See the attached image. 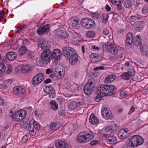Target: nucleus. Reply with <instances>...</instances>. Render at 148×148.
<instances>
[{
    "label": "nucleus",
    "instance_id": "1",
    "mask_svg": "<svg viewBox=\"0 0 148 148\" xmlns=\"http://www.w3.org/2000/svg\"><path fill=\"white\" fill-rule=\"evenodd\" d=\"M144 142L143 138L138 135L132 136L131 137V140H127L126 145L128 147H136L142 145Z\"/></svg>",
    "mask_w": 148,
    "mask_h": 148
},
{
    "label": "nucleus",
    "instance_id": "2",
    "mask_svg": "<svg viewBox=\"0 0 148 148\" xmlns=\"http://www.w3.org/2000/svg\"><path fill=\"white\" fill-rule=\"evenodd\" d=\"M43 50L41 54L39 60L40 64L43 66L50 61L51 57V51L49 49Z\"/></svg>",
    "mask_w": 148,
    "mask_h": 148
},
{
    "label": "nucleus",
    "instance_id": "3",
    "mask_svg": "<svg viewBox=\"0 0 148 148\" xmlns=\"http://www.w3.org/2000/svg\"><path fill=\"white\" fill-rule=\"evenodd\" d=\"M94 135L91 132L87 133L83 132L80 133L77 138L78 141L81 143H86L93 138Z\"/></svg>",
    "mask_w": 148,
    "mask_h": 148
},
{
    "label": "nucleus",
    "instance_id": "4",
    "mask_svg": "<svg viewBox=\"0 0 148 148\" xmlns=\"http://www.w3.org/2000/svg\"><path fill=\"white\" fill-rule=\"evenodd\" d=\"M29 133L32 136H34L36 134V130H39L40 125L34 119H31L27 124Z\"/></svg>",
    "mask_w": 148,
    "mask_h": 148
},
{
    "label": "nucleus",
    "instance_id": "5",
    "mask_svg": "<svg viewBox=\"0 0 148 148\" xmlns=\"http://www.w3.org/2000/svg\"><path fill=\"white\" fill-rule=\"evenodd\" d=\"M26 112L24 110H21L12 114L11 117L12 120L15 121H20L25 117Z\"/></svg>",
    "mask_w": 148,
    "mask_h": 148
},
{
    "label": "nucleus",
    "instance_id": "6",
    "mask_svg": "<svg viewBox=\"0 0 148 148\" xmlns=\"http://www.w3.org/2000/svg\"><path fill=\"white\" fill-rule=\"evenodd\" d=\"M80 23L83 27L88 29L92 28L95 24L93 19L88 18H83L81 20Z\"/></svg>",
    "mask_w": 148,
    "mask_h": 148
},
{
    "label": "nucleus",
    "instance_id": "7",
    "mask_svg": "<svg viewBox=\"0 0 148 148\" xmlns=\"http://www.w3.org/2000/svg\"><path fill=\"white\" fill-rule=\"evenodd\" d=\"M102 48L103 51H107L110 53L114 55L117 54L118 53V49L115 46L112 44H109L108 43L103 42Z\"/></svg>",
    "mask_w": 148,
    "mask_h": 148
},
{
    "label": "nucleus",
    "instance_id": "8",
    "mask_svg": "<svg viewBox=\"0 0 148 148\" xmlns=\"http://www.w3.org/2000/svg\"><path fill=\"white\" fill-rule=\"evenodd\" d=\"M62 51L65 57L68 58L75 53V50L70 47H65L62 48Z\"/></svg>",
    "mask_w": 148,
    "mask_h": 148
},
{
    "label": "nucleus",
    "instance_id": "9",
    "mask_svg": "<svg viewBox=\"0 0 148 148\" xmlns=\"http://www.w3.org/2000/svg\"><path fill=\"white\" fill-rule=\"evenodd\" d=\"M44 79L43 74L42 73H39L33 78L32 83L34 85H37L40 83Z\"/></svg>",
    "mask_w": 148,
    "mask_h": 148
},
{
    "label": "nucleus",
    "instance_id": "10",
    "mask_svg": "<svg viewBox=\"0 0 148 148\" xmlns=\"http://www.w3.org/2000/svg\"><path fill=\"white\" fill-rule=\"evenodd\" d=\"M102 117L105 119L110 122H111L114 119L113 116L109 112V109L107 108H104L103 110H102Z\"/></svg>",
    "mask_w": 148,
    "mask_h": 148
},
{
    "label": "nucleus",
    "instance_id": "11",
    "mask_svg": "<svg viewBox=\"0 0 148 148\" xmlns=\"http://www.w3.org/2000/svg\"><path fill=\"white\" fill-rule=\"evenodd\" d=\"M13 91L14 94L18 96L23 97L26 93L25 90L20 87H14Z\"/></svg>",
    "mask_w": 148,
    "mask_h": 148
},
{
    "label": "nucleus",
    "instance_id": "12",
    "mask_svg": "<svg viewBox=\"0 0 148 148\" xmlns=\"http://www.w3.org/2000/svg\"><path fill=\"white\" fill-rule=\"evenodd\" d=\"M69 22L71 27L74 29H77L79 27L80 24L79 20L76 18H70Z\"/></svg>",
    "mask_w": 148,
    "mask_h": 148
},
{
    "label": "nucleus",
    "instance_id": "13",
    "mask_svg": "<svg viewBox=\"0 0 148 148\" xmlns=\"http://www.w3.org/2000/svg\"><path fill=\"white\" fill-rule=\"evenodd\" d=\"M51 57L55 59V61H58L60 59L62 56L61 51L59 49H56L54 50L52 52H51Z\"/></svg>",
    "mask_w": 148,
    "mask_h": 148
},
{
    "label": "nucleus",
    "instance_id": "14",
    "mask_svg": "<svg viewBox=\"0 0 148 148\" xmlns=\"http://www.w3.org/2000/svg\"><path fill=\"white\" fill-rule=\"evenodd\" d=\"M49 26V25L47 24L46 26L39 27L37 30V33L39 35H42L45 33H47L50 29Z\"/></svg>",
    "mask_w": 148,
    "mask_h": 148
},
{
    "label": "nucleus",
    "instance_id": "15",
    "mask_svg": "<svg viewBox=\"0 0 148 148\" xmlns=\"http://www.w3.org/2000/svg\"><path fill=\"white\" fill-rule=\"evenodd\" d=\"M44 91L49 95V97L51 98H53L55 95V90L53 87L50 86H46L44 89Z\"/></svg>",
    "mask_w": 148,
    "mask_h": 148
},
{
    "label": "nucleus",
    "instance_id": "16",
    "mask_svg": "<svg viewBox=\"0 0 148 148\" xmlns=\"http://www.w3.org/2000/svg\"><path fill=\"white\" fill-rule=\"evenodd\" d=\"M134 38L132 33L129 32L126 36V45L129 48H131L132 47V44L133 43Z\"/></svg>",
    "mask_w": 148,
    "mask_h": 148
},
{
    "label": "nucleus",
    "instance_id": "17",
    "mask_svg": "<svg viewBox=\"0 0 148 148\" xmlns=\"http://www.w3.org/2000/svg\"><path fill=\"white\" fill-rule=\"evenodd\" d=\"M55 145L57 148H69L68 145L65 141L61 140H56Z\"/></svg>",
    "mask_w": 148,
    "mask_h": 148
},
{
    "label": "nucleus",
    "instance_id": "18",
    "mask_svg": "<svg viewBox=\"0 0 148 148\" xmlns=\"http://www.w3.org/2000/svg\"><path fill=\"white\" fill-rule=\"evenodd\" d=\"M102 85L98 86L96 88V94L97 96L95 98V100L97 102H99L102 99Z\"/></svg>",
    "mask_w": 148,
    "mask_h": 148
},
{
    "label": "nucleus",
    "instance_id": "19",
    "mask_svg": "<svg viewBox=\"0 0 148 148\" xmlns=\"http://www.w3.org/2000/svg\"><path fill=\"white\" fill-rule=\"evenodd\" d=\"M69 58V61L71 64L73 65L77 62L78 58V55L74 53Z\"/></svg>",
    "mask_w": 148,
    "mask_h": 148
},
{
    "label": "nucleus",
    "instance_id": "20",
    "mask_svg": "<svg viewBox=\"0 0 148 148\" xmlns=\"http://www.w3.org/2000/svg\"><path fill=\"white\" fill-rule=\"evenodd\" d=\"M94 88V87H91L87 84H85L84 88V93L87 95H90L92 93Z\"/></svg>",
    "mask_w": 148,
    "mask_h": 148
},
{
    "label": "nucleus",
    "instance_id": "21",
    "mask_svg": "<svg viewBox=\"0 0 148 148\" xmlns=\"http://www.w3.org/2000/svg\"><path fill=\"white\" fill-rule=\"evenodd\" d=\"M57 36L61 39H64L67 38L69 36L68 34L66 32L60 30L56 33Z\"/></svg>",
    "mask_w": 148,
    "mask_h": 148
},
{
    "label": "nucleus",
    "instance_id": "22",
    "mask_svg": "<svg viewBox=\"0 0 148 148\" xmlns=\"http://www.w3.org/2000/svg\"><path fill=\"white\" fill-rule=\"evenodd\" d=\"M55 77L57 79H60L63 77L65 73V70L62 69V70L58 71H55L54 73Z\"/></svg>",
    "mask_w": 148,
    "mask_h": 148
},
{
    "label": "nucleus",
    "instance_id": "23",
    "mask_svg": "<svg viewBox=\"0 0 148 148\" xmlns=\"http://www.w3.org/2000/svg\"><path fill=\"white\" fill-rule=\"evenodd\" d=\"M108 89V91L107 95L108 96H110L114 95L116 92V87L113 85H110V86Z\"/></svg>",
    "mask_w": 148,
    "mask_h": 148
},
{
    "label": "nucleus",
    "instance_id": "24",
    "mask_svg": "<svg viewBox=\"0 0 148 148\" xmlns=\"http://www.w3.org/2000/svg\"><path fill=\"white\" fill-rule=\"evenodd\" d=\"M47 41L46 40L42 39L38 42V45L43 50L49 49H47Z\"/></svg>",
    "mask_w": 148,
    "mask_h": 148
},
{
    "label": "nucleus",
    "instance_id": "25",
    "mask_svg": "<svg viewBox=\"0 0 148 148\" xmlns=\"http://www.w3.org/2000/svg\"><path fill=\"white\" fill-rule=\"evenodd\" d=\"M6 57L9 60L12 61L14 60L16 58L17 55L15 53L11 51L6 54Z\"/></svg>",
    "mask_w": 148,
    "mask_h": 148
},
{
    "label": "nucleus",
    "instance_id": "26",
    "mask_svg": "<svg viewBox=\"0 0 148 148\" xmlns=\"http://www.w3.org/2000/svg\"><path fill=\"white\" fill-rule=\"evenodd\" d=\"M141 39L139 36H136L134 38L133 42L136 46L138 47L141 45Z\"/></svg>",
    "mask_w": 148,
    "mask_h": 148
},
{
    "label": "nucleus",
    "instance_id": "27",
    "mask_svg": "<svg viewBox=\"0 0 148 148\" xmlns=\"http://www.w3.org/2000/svg\"><path fill=\"white\" fill-rule=\"evenodd\" d=\"M106 140L107 143L108 144H115L117 142V139L116 137L114 136H108V139Z\"/></svg>",
    "mask_w": 148,
    "mask_h": 148
},
{
    "label": "nucleus",
    "instance_id": "28",
    "mask_svg": "<svg viewBox=\"0 0 148 148\" xmlns=\"http://www.w3.org/2000/svg\"><path fill=\"white\" fill-rule=\"evenodd\" d=\"M143 55L148 57V47L145 45L140 46Z\"/></svg>",
    "mask_w": 148,
    "mask_h": 148
},
{
    "label": "nucleus",
    "instance_id": "29",
    "mask_svg": "<svg viewBox=\"0 0 148 148\" xmlns=\"http://www.w3.org/2000/svg\"><path fill=\"white\" fill-rule=\"evenodd\" d=\"M116 78V75L111 74L108 76L106 78L104 82L105 83H109L113 82Z\"/></svg>",
    "mask_w": 148,
    "mask_h": 148
},
{
    "label": "nucleus",
    "instance_id": "30",
    "mask_svg": "<svg viewBox=\"0 0 148 148\" xmlns=\"http://www.w3.org/2000/svg\"><path fill=\"white\" fill-rule=\"evenodd\" d=\"M110 85L102 84V97L108 96L107 94Z\"/></svg>",
    "mask_w": 148,
    "mask_h": 148
},
{
    "label": "nucleus",
    "instance_id": "31",
    "mask_svg": "<svg viewBox=\"0 0 148 148\" xmlns=\"http://www.w3.org/2000/svg\"><path fill=\"white\" fill-rule=\"evenodd\" d=\"M89 121L90 123L93 124H96L98 122V120L95 116L94 114H92L90 116Z\"/></svg>",
    "mask_w": 148,
    "mask_h": 148
},
{
    "label": "nucleus",
    "instance_id": "32",
    "mask_svg": "<svg viewBox=\"0 0 148 148\" xmlns=\"http://www.w3.org/2000/svg\"><path fill=\"white\" fill-rule=\"evenodd\" d=\"M145 25L143 21L138 22L136 23V29L138 31H140L143 28Z\"/></svg>",
    "mask_w": 148,
    "mask_h": 148
},
{
    "label": "nucleus",
    "instance_id": "33",
    "mask_svg": "<svg viewBox=\"0 0 148 148\" xmlns=\"http://www.w3.org/2000/svg\"><path fill=\"white\" fill-rule=\"evenodd\" d=\"M21 70L24 73H27L29 71L30 66L28 64H23L21 65Z\"/></svg>",
    "mask_w": 148,
    "mask_h": 148
},
{
    "label": "nucleus",
    "instance_id": "34",
    "mask_svg": "<svg viewBox=\"0 0 148 148\" xmlns=\"http://www.w3.org/2000/svg\"><path fill=\"white\" fill-rule=\"evenodd\" d=\"M18 51L19 55L22 56L25 54L26 52H27L26 48L24 46H22L19 48Z\"/></svg>",
    "mask_w": 148,
    "mask_h": 148
},
{
    "label": "nucleus",
    "instance_id": "35",
    "mask_svg": "<svg viewBox=\"0 0 148 148\" xmlns=\"http://www.w3.org/2000/svg\"><path fill=\"white\" fill-rule=\"evenodd\" d=\"M141 18L140 15L136 14V15L131 16L130 18V19L131 22H134L137 20H140Z\"/></svg>",
    "mask_w": 148,
    "mask_h": 148
},
{
    "label": "nucleus",
    "instance_id": "36",
    "mask_svg": "<svg viewBox=\"0 0 148 148\" xmlns=\"http://www.w3.org/2000/svg\"><path fill=\"white\" fill-rule=\"evenodd\" d=\"M119 137L121 139H123L126 138L127 136V134L124 133L123 130H121L118 134Z\"/></svg>",
    "mask_w": 148,
    "mask_h": 148
},
{
    "label": "nucleus",
    "instance_id": "37",
    "mask_svg": "<svg viewBox=\"0 0 148 148\" xmlns=\"http://www.w3.org/2000/svg\"><path fill=\"white\" fill-rule=\"evenodd\" d=\"M50 105L51 106V108L53 110H56L58 108V105L53 100L51 101L49 103Z\"/></svg>",
    "mask_w": 148,
    "mask_h": 148
},
{
    "label": "nucleus",
    "instance_id": "38",
    "mask_svg": "<svg viewBox=\"0 0 148 148\" xmlns=\"http://www.w3.org/2000/svg\"><path fill=\"white\" fill-rule=\"evenodd\" d=\"M76 102L73 101L68 105V107L70 110H73L76 107Z\"/></svg>",
    "mask_w": 148,
    "mask_h": 148
},
{
    "label": "nucleus",
    "instance_id": "39",
    "mask_svg": "<svg viewBox=\"0 0 148 148\" xmlns=\"http://www.w3.org/2000/svg\"><path fill=\"white\" fill-rule=\"evenodd\" d=\"M133 0H126L124 2V5L126 8H129L132 4Z\"/></svg>",
    "mask_w": 148,
    "mask_h": 148
},
{
    "label": "nucleus",
    "instance_id": "40",
    "mask_svg": "<svg viewBox=\"0 0 148 148\" xmlns=\"http://www.w3.org/2000/svg\"><path fill=\"white\" fill-rule=\"evenodd\" d=\"M86 35L90 38H93L95 36V33L93 31H90L86 33Z\"/></svg>",
    "mask_w": 148,
    "mask_h": 148
},
{
    "label": "nucleus",
    "instance_id": "41",
    "mask_svg": "<svg viewBox=\"0 0 148 148\" xmlns=\"http://www.w3.org/2000/svg\"><path fill=\"white\" fill-rule=\"evenodd\" d=\"M127 72L130 77H133L135 75V71L133 67L129 69Z\"/></svg>",
    "mask_w": 148,
    "mask_h": 148
},
{
    "label": "nucleus",
    "instance_id": "42",
    "mask_svg": "<svg viewBox=\"0 0 148 148\" xmlns=\"http://www.w3.org/2000/svg\"><path fill=\"white\" fill-rule=\"evenodd\" d=\"M120 76L125 80H129L130 79V78L127 72H124L122 73Z\"/></svg>",
    "mask_w": 148,
    "mask_h": 148
},
{
    "label": "nucleus",
    "instance_id": "43",
    "mask_svg": "<svg viewBox=\"0 0 148 148\" xmlns=\"http://www.w3.org/2000/svg\"><path fill=\"white\" fill-rule=\"evenodd\" d=\"M93 17L95 19L97 20V21L100 22L101 19V15L97 13H95L93 14Z\"/></svg>",
    "mask_w": 148,
    "mask_h": 148
},
{
    "label": "nucleus",
    "instance_id": "44",
    "mask_svg": "<svg viewBox=\"0 0 148 148\" xmlns=\"http://www.w3.org/2000/svg\"><path fill=\"white\" fill-rule=\"evenodd\" d=\"M50 127L51 129L55 131L56 130L58 129L57 123L54 122L51 123L50 125Z\"/></svg>",
    "mask_w": 148,
    "mask_h": 148
},
{
    "label": "nucleus",
    "instance_id": "45",
    "mask_svg": "<svg viewBox=\"0 0 148 148\" xmlns=\"http://www.w3.org/2000/svg\"><path fill=\"white\" fill-rule=\"evenodd\" d=\"M6 67L5 65L2 63H0V74H2L5 71Z\"/></svg>",
    "mask_w": 148,
    "mask_h": 148
},
{
    "label": "nucleus",
    "instance_id": "46",
    "mask_svg": "<svg viewBox=\"0 0 148 148\" xmlns=\"http://www.w3.org/2000/svg\"><path fill=\"white\" fill-rule=\"evenodd\" d=\"M26 54V58L29 60L33 59L34 58V56L30 51H27Z\"/></svg>",
    "mask_w": 148,
    "mask_h": 148
},
{
    "label": "nucleus",
    "instance_id": "47",
    "mask_svg": "<svg viewBox=\"0 0 148 148\" xmlns=\"http://www.w3.org/2000/svg\"><path fill=\"white\" fill-rule=\"evenodd\" d=\"M108 15L107 14H102V17L103 19L102 21V23L106 24L108 22Z\"/></svg>",
    "mask_w": 148,
    "mask_h": 148
},
{
    "label": "nucleus",
    "instance_id": "48",
    "mask_svg": "<svg viewBox=\"0 0 148 148\" xmlns=\"http://www.w3.org/2000/svg\"><path fill=\"white\" fill-rule=\"evenodd\" d=\"M12 70V67L10 64L8 65L7 68V69L5 72V74H9L10 73Z\"/></svg>",
    "mask_w": 148,
    "mask_h": 148
},
{
    "label": "nucleus",
    "instance_id": "49",
    "mask_svg": "<svg viewBox=\"0 0 148 148\" xmlns=\"http://www.w3.org/2000/svg\"><path fill=\"white\" fill-rule=\"evenodd\" d=\"M110 126L112 128V130L113 132L116 130L118 128V125L115 123H111L110 124Z\"/></svg>",
    "mask_w": 148,
    "mask_h": 148
},
{
    "label": "nucleus",
    "instance_id": "50",
    "mask_svg": "<svg viewBox=\"0 0 148 148\" xmlns=\"http://www.w3.org/2000/svg\"><path fill=\"white\" fill-rule=\"evenodd\" d=\"M105 131L108 132L109 131H110L111 132H112L113 131L112 130V128H111V126H110V124L106 126L105 129Z\"/></svg>",
    "mask_w": 148,
    "mask_h": 148
},
{
    "label": "nucleus",
    "instance_id": "51",
    "mask_svg": "<svg viewBox=\"0 0 148 148\" xmlns=\"http://www.w3.org/2000/svg\"><path fill=\"white\" fill-rule=\"evenodd\" d=\"M142 12L143 14L148 13V5H146L143 8Z\"/></svg>",
    "mask_w": 148,
    "mask_h": 148
},
{
    "label": "nucleus",
    "instance_id": "52",
    "mask_svg": "<svg viewBox=\"0 0 148 148\" xmlns=\"http://www.w3.org/2000/svg\"><path fill=\"white\" fill-rule=\"evenodd\" d=\"M98 54L97 53H92L90 55V58L91 60L93 59H96L97 56H98Z\"/></svg>",
    "mask_w": 148,
    "mask_h": 148
},
{
    "label": "nucleus",
    "instance_id": "53",
    "mask_svg": "<svg viewBox=\"0 0 148 148\" xmlns=\"http://www.w3.org/2000/svg\"><path fill=\"white\" fill-rule=\"evenodd\" d=\"M93 84V81L92 80V79H89L88 80V83L86 84H87L89 86L91 87H94V86L92 85Z\"/></svg>",
    "mask_w": 148,
    "mask_h": 148
},
{
    "label": "nucleus",
    "instance_id": "54",
    "mask_svg": "<svg viewBox=\"0 0 148 148\" xmlns=\"http://www.w3.org/2000/svg\"><path fill=\"white\" fill-rule=\"evenodd\" d=\"M27 140L28 137L27 136L25 135L23 137L22 139V141L23 142L25 143L27 141Z\"/></svg>",
    "mask_w": 148,
    "mask_h": 148
},
{
    "label": "nucleus",
    "instance_id": "55",
    "mask_svg": "<svg viewBox=\"0 0 148 148\" xmlns=\"http://www.w3.org/2000/svg\"><path fill=\"white\" fill-rule=\"evenodd\" d=\"M98 143V141L97 140H93L91 141L90 144L91 145H95L97 144Z\"/></svg>",
    "mask_w": 148,
    "mask_h": 148
},
{
    "label": "nucleus",
    "instance_id": "56",
    "mask_svg": "<svg viewBox=\"0 0 148 148\" xmlns=\"http://www.w3.org/2000/svg\"><path fill=\"white\" fill-rule=\"evenodd\" d=\"M121 3H117L116 4H115L114 5H116L117 6L119 10H121L122 8V6L121 5Z\"/></svg>",
    "mask_w": 148,
    "mask_h": 148
},
{
    "label": "nucleus",
    "instance_id": "57",
    "mask_svg": "<svg viewBox=\"0 0 148 148\" xmlns=\"http://www.w3.org/2000/svg\"><path fill=\"white\" fill-rule=\"evenodd\" d=\"M110 135L108 134H104L102 135V139H103L106 140V139H108V137Z\"/></svg>",
    "mask_w": 148,
    "mask_h": 148
},
{
    "label": "nucleus",
    "instance_id": "58",
    "mask_svg": "<svg viewBox=\"0 0 148 148\" xmlns=\"http://www.w3.org/2000/svg\"><path fill=\"white\" fill-rule=\"evenodd\" d=\"M135 111V108L133 106H132L130 108V110L128 113V114H131Z\"/></svg>",
    "mask_w": 148,
    "mask_h": 148
},
{
    "label": "nucleus",
    "instance_id": "59",
    "mask_svg": "<svg viewBox=\"0 0 148 148\" xmlns=\"http://www.w3.org/2000/svg\"><path fill=\"white\" fill-rule=\"evenodd\" d=\"M103 33L105 35H108L109 34V31L107 29H104L103 31Z\"/></svg>",
    "mask_w": 148,
    "mask_h": 148
},
{
    "label": "nucleus",
    "instance_id": "60",
    "mask_svg": "<svg viewBox=\"0 0 148 148\" xmlns=\"http://www.w3.org/2000/svg\"><path fill=\"white\" fill-rule=\"evenodd\" d=\"M101 56H99V55H98V56L95 59V61L97 62H99L101 61Z\"/></svg>",
    "mask_w": 148,
    "mask_h": 148
},
{
    "label": "nucleus",
    "instance_id": "61",
    "mask_svg": "<svg viewBox=\"0 0 148 148\" xmlns=\"http://www.w3.org/2000/svg\"><path fill=\"white\" fill-rule=\"evenodd\" d=\"M1 87L4 89H5L7 88V86L6 84L3 83H1L0 84Z\"/></svg>",
    "mask_w": 148,
    "mask_h": 148
},
{
    "label": "nucleus",
    "instance_id": "62",
    "mask_svg": "<svg viewBox=\"0 0 148 148\" xmlns=\"http://www.w3.org/2000/svg\"><path fill=\"white\" fill-rule=\"evenodd\" d=\"M83 104V103L81 102H79L77 103L76 102V107L77 108L80 107Z\"/></svg>",
    "mask_w": 148,
    "mask_h": 148
},
{
    "label": "nucleus",
    "instance_id": "63",
    "mask_svg": "<svg viewBox=\"0 0 148 148\" xmlns=\"http://www.w3.org/2000/svg\"><path fill=\"white\" fill-rule=\"evenodd\" d=\"M106 9L107 11L109 12L111 10V8L109 5L107 4L106 6Z\"/></svg>",
    "mask_w": 148,
    "mask_h": 148
},
{
    "label": "nucleus",
    "instance_id": "64",
    "mask_svg": "<svg viewBox=\"0 0 148 148\" xmlns=\"http://www.w3.org/2000/svg\"><path fill=\"white\" fill-rule=\"evenodd\" d=\"M29 43V40L26 39H25L23 41V43L25 45H26L28 44Z\"/></svg>",
    "mask_w": 148,
    "mask_h": 148
}]
</instances>
